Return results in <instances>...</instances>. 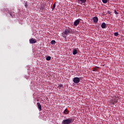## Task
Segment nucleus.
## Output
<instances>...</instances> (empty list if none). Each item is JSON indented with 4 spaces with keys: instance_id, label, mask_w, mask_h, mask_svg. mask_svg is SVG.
Segmentation results:
<instances>
[{
    "instance_id": "f257e3e1",
    "label": "nucleus",
    "mask_w": 124,
    "mask_h": 124,
    "mask_svg": "<svg viewBox=\"0 0 124 124\" xmlns=\"http://www.w3.org/2000/svg\"><path fill=\"white\" fill-rule=\"evenodd\" d=\"M71 123H72V118H68L67 119L63 120L62 122V124H71Z\"/></svg>"
},
{
    "instance_id": "f03ea898",
    "label": "nucleus",
    "mask_w": 124,
    "mask_h": 124,
    "mask_svg": "<svg viewBox=\"0 0 124 124\" xmlns=\"http://www.w3.org/2000/svg\"><path fill=\"white\" fill-rule=\"evenodd\" d=\"M69 33H71V29L69 27L66 28L65 31L62 32V34H65V35H67Z\"/></svg>"
},
{
    "instance_id": "7ed1b4c3",
    "label": "nucleus",
    "mask_w": 124,
    "mask_h": 124,
    "mask_svg": "<svg viewBox=\"0 0 124 124\" xmlns=\"http://www.w3.org/2000/svg\"><path fill=\"white\" fill-rule=\"evenodd\" d=\"M74 83H75V84H78L80 82V78L78 77H76L73 78V80Z\"/></svg>"
},
{
    "instance_id": "20e7f679",
    "label": "nucleus",
    "mask_w": 124,
    "mask_h": 124,
    "mask_svg": "<svg viewBox=\"0 0 124 124\" xmlns=\"http://www.w3.org/2000/svg\"><path fill=\"white\" fill-rule=\"evenodd\" d=\"M29 42L31 44H34L36 43V39L32 38L29 40Z\"/></svg>"
},
{
    "instance_id": "39448f33",
    "label": "nucleus",
    "mask_w": 124,
    "mask_h": 124,
    "mask_svg": "<svg viewBox=\"0 0 124 124\" xmlns=\"http://www.w3.org/2000/svg\"><path fill=\"white\" fill-rule=\"evenodd\" d=\"M79 24H80V20L79 19H77L74 22V26H75V27H77L78 26V25H79Z\"/></svg>"
},
{
    "instance_id": "423d86ee",
    "label": "nucleus",
    "mask_w": 124,
    "mask_h": 124,
    "mask_svg": "<svg viewBox=\"0 0 124 124\" xmlns=\"http://www.w3.org/2000/svg\"><path fill=\"white\" fill-rule=\"evenodd\" d=\"M93 21L94 23H97L98 22V18L97 16H95L93 18Z\"/></svg>"
},
{
    "instance_id": "0eeeda50",
    "label": "nucleus",
    "mask_w": 124,
    "mask_h": 124,
    "mask_svg": "<svg viewBox=\"0 0 124 124\" xmlns=\"http://www.w3.org/2000/svg\"><path fill=\"white\" fill-rule=\"evenodd\" d=\"M63 114H64L65 115H68V114H69V110L67 109V108H66L63 112Z\"/></svg>"
},
{
    "instance_id": "6e6552de",
    "label": "nucleus",
    "mask_w": 124,
    "mask_h": 124,
    "mask_svg": "<svg viewBox=\"0 0 124 124\" xmlns=\"http://www.w3.org/2000/svg\"><path fill=\"white\" fill-rule=\"evenodd\" d=\"M102 29H106V23L103 22L101 25Z\"/></svg>"
},
{
    "instance_id": "1a4fd4ad",
    "label": "nucleus",
    "mask_w": 124,
    "mask_h": 124,
    "mask_svg": "<svg viewBox=\"0 0 124 124\" xmlns=\"http://www.w3.org/2000/svg\"><path fill=\"white\" fill-rule=\"evenodd\" d=\"M117 103H118V101H117L116 99L112 100L111 104H113V105H115V104H117Z\"/></svg>"
},
{
    "instance_id": "9d476101",
    "label": "nucleus",
    "mask_w": 124,
    "mask_h": 124,
    "mask_svg": "<svg viewBox=\"0 0 124 124\" xmlns=\"http://www.w3.org/2000/svg\"><path fill=\"white\" fill-rule=\"evenodd\" d=\"M37 105L39 111H41V105L40 104V103L39 102L37 103Z\"/></svg>"
},
{
    "instance_id": "9b49d317",
    "label": "nucleus",
    "mask_w": 124,
    "mask_h": 124,
    "mask_svg": "<svg viewBox=\"0 0 124 124\" xmlns=\"http://www.w3.org/2000/svg\"><path fill=\"white\" fill-rule=\"evenodd\" d=\"M58 89H59V90H62V89H63V85L62 84H60L58 86Z\"/></svg>"
},
{
    "instance_id": "f8f14e48",
    "label": "nucleus",
    "mask_w": 124,
    "mask_h": 124,
    "mask_svg": "<svg viewBox=\"0 0 124 124\" xmlns=\"http://www.w3.org/2000/svg\"><path fill=\"white\" fill-rule=\"evenodd\" d=\"M79 2H81V3H86L87 2V0H78Z\"/></svg>"
},
{
    "instance_id": "ddd939ff",
    "label": "nucleus",
    "mask_w": 124,
    "mask_h": 124,
    "mask_svg": "<svg viewBox=\"0 0 124 124\" xmlns=\"http://www.w3.org/2000/svg\"><path fill=\"white\" fill-rule=\"evenodd\" d=\"M76 54H77V50L74 49L73 51V54L76 55Z\"/></svg>"
},
{
    "instance_id": "4468645a",
    "label": "nucleus",
    "mask_w": 124,
    "mask_h": 124,
    "mask_svg": "<svg viewBox=\"0 0 124 124\" xmlns=\"http://www.w3.org/2000/svg\"><path fill=\"white\" fill-rule=\"evenodd\" d=\"M45 8V6L44 5H42L40 7V9H42V10H43Z\"/></svg>"
},
{
    "instance_id": "2eb2a0df",
    "label": "nucleus",
    "mask_w": 124,
    "mask_h": 124,
    "mask_svg": "<svg viewBox=\"0 0 124 124\" xmlns=\"http://www.w3.org/2000/svg\"><path fill=\"white\" fill-rule=\"evenodd\" d=\"M56 7V3H55L53 5V7L52 8V11H53V10H54V9H55V8Z\"/></svg>"
},
{
    "instance_id": "dca6fc26",
    "label": "nucleus",
    "mask_w": 124,
    "mask_h": 124,
    "mask_svg": "<svg viewBox=\"0 0 124 124\" xmlns=\"http://www.w3.org/2000/svg\"><path fill=\"white\" fill-rule=\"evenodd\" d=\"M46 61H50L51 60V56H48L46 58Z\"/></svg>"
},
{
    "instance_id": "f3484780",
    "label": "nucleus",
    "mask_w": 124,
    "mask_h": 124,
    "mask_svg": "<svg viewBox=\"0 0 124 124\" xmlns=\"http://www.w3.org/2000/svg\"><path fill=\"white\" fill-rule=\"evenodd\" d=\"M103 3H107L108 2V0H102Z\"/></svg>"
},
{
    "instance_id": "a211bd4d",
    "label": "nucleus",
    "mask_w": 124,
    "mask_h": 124,
    "mask_svg": "<svg viewBox=\"0 0 124 124\" xmlns=\"http://www.w3.org/2000/svg\"><path fill=\"white\" fill-rule=\"evenodd\" d=\"M51 44H56V41L55 40H52L51 41Z\"/></svg>"
},
{
    "instance_id": "6ab92c4d",
    "label": "nucleus",
    "mask_w": 124,
    "mask_h": 124,
    "mask_svg": "<svg viewBox=\"0 0 124 124\" xmlns=\"http://www.w3.org/2000/svg\"><path fill=\"white\" fill-rule=\"evenodd\" d=\"M114 35H115V36H118V35H119V32H115Z\"/></svg>"
},
{
    "instance_id": "aec40b11",
    "label": "nucleus",
    "mask_w": 124,
    "mask_h": 124,
    "mask_svg": "<svg viewBox=\"0 0 124 124\" xmlns=\"http://www.w3.org/2000/svg\"><path fill=\"white\" fill-rule=\"evenodd\" d=\"M97 67H94L93 68V71H97Z\"/></svg>"
},
{
    "instance_id": "412c9836",
    "label": "nucleus",
    "mask_w": 124,
    "mask_h": 124,
    "mask_svg": "<svg viewBox=\"0 0 124 124\" xmlns=\"http://www.w3.org/2000/svg\"><path fill=\"white\" fill-rule=\"evenodd\" d=\"M25 6L26 8H27V7H28V3H25Z\"/></svg>"
},
{
    "instance_id": "4be33fe9",
    "label": "nucleus",
    "mask_w": 124,
    "mask_h": 124,
    "mask_svg": "<svg viewBox=\"0 0 124 124\" xmlns=\"http://www.w3.org/2000/svg\"><path fill=\"white\" fill-rule=\"evenodd\" d=\"M114 13H115V14H119V13H118V12L116 11H115Z\"/></svg>"
},
{
    "instance_id": "5701e85b",
    "label": "nucleus",
    "mask_w": 124,
    "mask_h": 124,
    "mask_svg": "<svg viewBox=\"0 0 124 124\" xmlns=\"http://www.w3.org/2000/svg\"><path fill=\"white\" fill-rule=\"evenodd\" d=\"M63 37H65H65H66V36H65V35H64V36H63Z\"/></svg>"
},
{
    "instance_id": "b1692460",
    "label": "nucleus",
    "mask_w": 124,
    "mask_h": 124,
    "mask_svg": "<svg viewBox=\"0 0 124 124\" xmlns=\"http://www.w3.org/2000/svg\"><path fill=\"white\" fill-rule=\"evenodd\" d=\"M10 15L11 16H11V14H10Z\"/></svg>"
}]
</instances>
